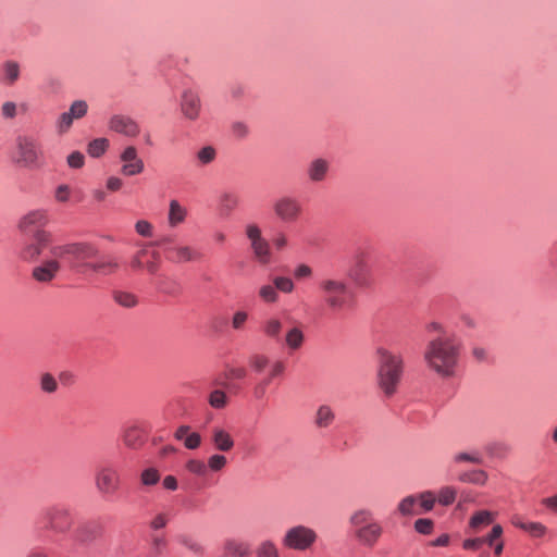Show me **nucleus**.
<instances>
[{"label": "nucleus", "mask_w": 557, "mask_h": 557, "mask_svg": "<svg viewBox=\"0 0 557 557\" xmlns=\"http://www.w3.org/2000/svg\"><path fill=\"white\" fill-rule=\"evenodd\" d=\"M462 344L456 336H436L428 342L423 361L441 379L456 377L460 370Z\"/></svg>", "instance_id": "1"}, {"label": "nucleus", "mask_w": 557, "mask_h": 557, "mask_svg": "<svg viewBox=\"0 0 557 557\" xmlns=\"http://www.w3.org/2000/svg\"><path fill=\"white\" fill-rule=\"evenodd\" d=\"M49 223L48 211L45 209L32 210L22 216L18 223L24 234H33V240L25 244L20 250V258L26 262H35L52 243V235L45 230Z\"/></svg>", "instance_id": "2"}, {"label": "nucleus", "mask_w": 557, "mask_h": 557, "mask_svg": "<svg viewBox=\"0 0 557 557\" xmlns=\"http://www.w3.org/2000/svg\"><path fill=\"white\" fill-rule=\"evenodd\" d=\"M317 292L325 308L332 312L348 309L352 301L349 284L339 276L321 277L317 283Z\"/></svg>", "instance_id": "3"}, {"label": "nucleus", "mask_w": 557, "mask_h": 557, "mask_svg": "<svg viewBox=\"0 0 557 557\" xmlns=\"http://www.w3.org/2000/svg\"><path fill=\"white\" fill-rule=\"evenodd\" d=\"M377 355V383L385 396L396 393L404 372L403 356L386 348H379Z\"/></svg>", "instance_id": "4"}, {"label": "nucleus", "mask_w": 557, "mask_h": 557, "mask_svg": "<svg viewBox=\"0 0 557 557\" xmlns=\"http://www.w3.org/2000/svg\"><path fill=\"white\" fill-rule=\"evenodd\" d=\"M349 523L354 539L362 547H375L383 536L382 523L374 517V512L368 508L355 510L349 517Z\"/></svg>", "instance_id": "5"}, {"label": "nucleus", "mask_w": 557, "mask_h": 557, "mask_svg": "<svg viewBox=\"0 0 557 557\" xmlns=\"http://www.w3.org/2000/svg\"><path fill=\"white\" fill-rule=\"evenodd\" d=\"M248 364L250 370L256 374H261L268 370V373L255 387V395L257 398L263 397L267 387L274 380L283 376L286 370V364L284 361L278 359L272 360L267 354L263 352L251 354L248 358Z\"/></svg>", "instance_id": "6"}, {"label": "nucleus", "mask_w": 557, "mask_h": 557, "mask_svg": "<svg viewBox=\"0 0 557 557\" xmlns=\"http://www.w3.org/2000/svg\"><path fill=\"white\" fill-rule=\"evenodd\" d=\"M38 524L41 531L51 535H64L72 530L74 518L69 507L53 505L41 512Z\"/></svg>", "instance_id": "7"}, {"label": "nucleus", "mask_w": 557, "mask_h": 557, "mask_svg": "<svg viewBox=\"0 0 557 557\" xmlns=\"http://www.w3.org/2000/svg\"><path fill=\"white\" fill-rule=\"evenodd\" d=\"M13 161L23 168H39L44 163V152L39 143L32 136H18Z\"/></svg>", "instance_id": "8"}, {"label": "nucleus", "mask_w": 557, "mask_h": 557, "mask_svg": "<svg viewBox=\"0 0 557 557\" xmlns=\"http://www.w3.org/2000/svg\"><path fill=\"white\" fill-rule=\"evenodd\" d=\"M317 541V531L305 524L290 527L282 537V544L285 548L297 552L311 549Z\"/></svg>", "instance_id": "9"}, {"label": "nucleus", "mask_w": 557, "mask_h": 557, "mask_svg": "<svg viewBox=\"0 0 557 557\" xmlns=\"http://www.w3.org/2000/svg\"><path fill=\"white\" fill-rule=\"evenodd\" d=\"M272 210L275 218L282 223H295L302 215L301 202L293 196L285 195L274 200Z\"/></svg>", "instance_id": "10"}, {"label": "nucleus", "mask_w": 557, "mask_h": 557, "mask_svg": "<svg viewBox=\"0 0 557 557\" xmlns=\"http://www.w3.org/2000/svg\"><path fill=\"white\" fill-rule=\"evenodd\" d=\"M95 485L102 496H113L121 487L119 471L112 466L100 467L95 473Z\"/></svg>", "instance_id": "11"}, {"label": "nucleus", "mask_w": 557, "mask_h": 557, "mask_svg": "<svg viewBox=\"0 0 557 557\" xmlns=\"http://www.w3.org/2000/svg\"><path fill=\"white\" fill-rule=\"evenodd\" d=\"M160 264V252L152 248V244H145L131 260L132 269L146 270L151 275L158 273Z\"/></svg>", "instance_id": "12"}, {"label": "nucleus", "mask_w": 557, "mask_h": 557, "mask_svg": "<svg viewBox=\"0 0 557 557\" xmlns=\"http://www.w3.org/2000/svg\"><path fill=\"white\" fill-rule=\"evenodd\" d=\"M168 238H162L158 245L164 246L165 258L173 263H184L201 258V253L188 245H171Z\"/></svg>", "instance_id": "13"}, {"label": "nucleus", "mask_w": 557, "mask_h": 557, "mask_svg": "<svg viewBox=\"0 0 557 557\" xmlns=\"http://www.w3.org/2000/svg\"><path fill=\"white\" fill-rule=\"evenodd\" d=\"M348 276L358 287H369L373 283L372 269L363 252L355 256Z\"/></svg>", "instance_id": "14"}, {"label": "nucleus", "mask_w": 557, "mask_h": 557, "mask_svg": "<svg viewBox=\"0 0 557 557\" xmlns=\"http://www.w3.org/2000/svg\"><path fill=\"white\" fill-rule=\"evenodd\" d=\"M148 432L149 429L145 422H132L124 426L122 431V441L126 447L137 449L145 444Z\"/></svg>", "instance_id": "15"}, {"label": "nucleus", "mask_w": 557, "mask_h": 557, "mask_svg": "<svg viewBox=\"0 0 557 557\" xmlns=\"http://www.w3.org/2000/svg\"><path fill=\"white\" fill-rule=\"evenodd\" d=\"M120 160L123 163L121 173L125 176L138 175L145 169L144 161L138 157L137 149L134 146L126 147L122 151Z\"/></svg>", "instance_id": "16"}, {"label": "nucleus", "mask_w": 557, "mask_h": 557, "mask_svg": "<svg viewBox=\"0 0 557 557\" xmlns=\"http://www.w3.org/2000/svg\"><path fill=\"white\" fill-rule=\"evenodd\" d=\"M60 270L61 263L54 257H51L33 269L32 277L39 283H50L57 277Z\"/></svg>", "instance_id": "17"}, {"label": "nucleus", "mask_w": 557, "mask_h": 557, "mask_svg": "<svg viewBox=\"0 0 557 557\" xmlns=\"http://www.w3.org/2000/svg\"><path fill=\"white\" fill-rule=\"evenodd\" d=\"M181 111L183 115L190 121H196L200 116L201 101L196 91L190 89L183 91L181 97Z\"/></svg>", "instance_id": "18"}, {"label": "nucleus", "mask_w": 557, "mask_h": 557, "mask_svg": "<svg viewBox=\"0 0 557 557\" xmlns=\"http://www.w3.org/2000/svg\"><path fill=\"white\" fill-rule=\"evenodd\" d=\"M510 522L515 528L522 530L530 537L536 539V540L545 537L549 531L548 528L544 523L539 522V521L523 520L522 517L519 515H513L510 518Z\"/></svg>", "instance_id": "19"}, {"label": "nucleus", "mask_w": 557, "mask_h": 557, "mask_svg": "<svg viewBox=\"0 0 557 557\" xmlns=\"http://www.w3.org/2000/svg\"><path fill=\"white\" fill-rule=\"evenodd\" d=\"M210 442L218 451L227 453L235 446V441L230 431L224 426L214 425L210 431Z\"/></svg>", "instance_id": "20"}, {"label": "nucleus", "mask_w": 557, "mask_h": 557, "mask_svg": "<svg viewBox=\"0 0 557 557\" xmlns=\"http://www.w3.org/2000/svg\"><path fill=\"white\" fill-rule=\"evenodd\" d=\"M109 127L110 129L128 137H136L140 132L139 125L135 120L121 114L113 115L110 119Z\"/></svg>", "instance_id": "21"}, {"label": "nucleus", "mask_w": 557, "mask_h": 557, "mask_svg": "<svg viewBox=\"0 0 557 557\" xmlns=\"http://www.w3.org/2000/svg\"><path fill=\"white\" fill-rule=\"evenodd\" d=\"M47 249L49 250L50 256L54 257L60 263H69L72 268L78 265L73 243L62 245H52L51 243Z\"/></svg>", "instance_id": "22"}, {"label": "nucleus", "mask_w": 557, "mask_h": 557, "mask_svg": "<svg viewBox=\"0 0 557 557\" xmlns=\"http://www.w3.org/2000/svg\"><path fill=\"white\" fill-rule=\"evenodd\" d=\"M497 513L490 510H478L473 512L468 522V532L478 533L491 525L496 519Z\"/></svg>", "instance_id": "23"}, {"label": "nucleus", "mask_w": 557, "mask_h": 557, "mask_svg": "<svg viewBox=\"0 0 557 557\" xmlns=\"http://www.w3.org/2000/svg\"><path fill=\"white\" fill-rule=\"evenodd\" d=\"M223 553L227 557H248L251 554V547L246 541L230 537L223 543Z\"/></svg>", "instance_id": "24"}, {"label": "nucleus", "mask_w": 557, "mask_h": 557, "mask_svg": "<svg viewBox=\"0 0 557 557\" xmlns=\"http://www.w3.org/2000/svg\"><path fill=\"white\" fill-rule=\"evenodd\" d=\"M330 162L326 159L317 158L309 162L306 173L310 182H323L329 174Z\"/></svg>", "instance_id": "25"}, {"label": "nucleus", "mask_w": 557, "mask_h": 557, "mask_svg": "<svg viewBox=\"0 0 557 557\" xmlns=\"http://www.w3.org/2000/svg\"><path fill=\"white\" fill-rule=\"evenodd\" d=\"M336 419L334 409L326 404L320 405L313 414V424L318 430L331 428Z\"/></svg>", "instance_id": "26"}, {"label": "nucleus", "mask_w": 557, "mask_h": 557, "mask_svg": "<svg viewBox=\"0 0 557 557\" xmlns=\"http://www.w3.org/2000/svg\"><path fill=\"white\" fill-rule=\"evenodd\" d=\"M187 218V209L176 199H172L169 203L168 223L171 227H177L184 223Z\"/></svg>", "instance_id": "27"}, {"label": "nucleus", "mask_w": 557, "mask_h": 557, "mask_svg": "<svg viewBox=\"0 0 557 557\" xmlns=\"http://www.w3.org/2000/svg\"><path fill=\"white\" fill-rule=\"evenodd\" d=\"M305 343V333L300 326L290 327L284 337V344L289 351L299 350Z\"/></svg>", "instance_id": "28"}, {"label": "nucleus", "mask_w": 557, "mask_h": 557, "mask_svg": "<svg viewBox=\"0 0 557 557\" xmlns=\"http://www.w3.org/2000/svg\"><path fill=\"white\" fill-rule=\"evenodd\" d=\"M152 284L159 292L169 295H174L180 290L177 282L166 274H156Z\"/></svg>", "instance_id": "29"}, {"label": "nucleus", "mask_w": 557, "mask_h": 557, "mask_svg": "<svg viewBox=\"0 0 557 557\" xmlns=\"http://www.w3.org/2000/svg\"><path fill=\"white\" fill-rule=\"evenodd\" d=\"M87 268L96 273L110 275L117 271L119 262L114 258L104 257L96 262L87 263Z\"/></svg>", "instance_id": "30"}, {"label": "nucleus", "mask_w": 557, "mask_h": 557, "mask_svg": "<svg viewBox=\"0 0 557 557\" xmlns=\"http://www.w3.org/2000/svg\"><path fill=\"white\" fill-rule=\"evenodd\" d=\"M283 330V322L278 317H269L261 324L262 334L271 339H278Z\"/></svg>", "instance_id": "31"}, {"label": "nucleus", "mask_w": 557, "mask_h": 557, "mask_svg": "<svg viewBox=\"0 0 557 557\" xmlns=\"http://www.w3.org/2000/svg\"><path fill=\"white\" fill-rule=\"evenodd\" d=\"M74 249L76 253L77 264H84L87 267V263H90L89 260L96 258L98 250L95 246L86 243H73Z\"/></svg>", "instance_id": "32"}, {"label": "nucleus", "mask_w": 557, "mask_h": 557, "mask_svg": "<svg viewBox=\"0 0 557 557\" xmlns=\"http://www.w3.org/2000/svg\"><path fill=\"white\" fill-rule=\"evenodd\" d=\"M20 77V65L15 61H5L2 64L0 81L7 85H13Z\"/></svg>", "instance_id": "33"}, {"label": "nucleus", "mask_w": 557, "mask_h": 557, "mask_svg": "<svg viewBox=\"0 0 557 557\" xmlns=\"http://www.w3.org/2000/svg\"><path fill=\"white\" fill-rule=\"evenodd\" d=\"M250 247L252 249V252L256 257V259L262 263L267 264L271 260V252H270V245L265 238H262L260 240H257L252 244H250Z\"/></svg>", "instance_id": "34"}, {"label": "nucleus", "mask_w": 557, "mask_h": 557, "mask_svg": "<svg viewBox=\"0 0 557 557\" xmlns=\"http://www.w3.org/2000/svg\"><path fill=\"white\" fill-rule=\"evenodd\" d=\"M488 475L484 470L475 469L471 471H466L459 474L458 480L463 483H471L475 485H485L487 482Z\"/></svg>", "instance_id": "35"}, {"label": "nucleus", "mask_w": 557, "mask_h": 557, "mask_svg": "<svg viewBox=\"0 0 557 557\" xmlns=\"http://www.w3.org/2000/svg\"><path fill=\"white\" fill-rule=\"evenodd\" d=\"M239 205V196L235 191H223L219 196L221 211L230 213Z\"/></svg>", "instance_id": "36"}, {"label": "nucleus", "mask_w": 557, "mask_h": 557, "mask_svg": "<svg viewBox=\"0 0 557 557\" xmlns=\"http://www.w3.org/2000/svg\"><path fill=\"white\" fill-rule=\"evenodd\" d=\"M453 461L455 463H473V465H482L483 463V456L478 450L472 451H462L457 453L453 457Z\"/></svg>", "instance_id": "37"}, {"label": "nucleus", "mask_w": 557, "mask_h": 557, "mask_svg": "<svg viewBox=\"0 0 557 557\" xmlns=\"http://www.w3.org/2000/svg\"><path fill=\"white\" fill-rule=\"evenodd\" d=\"M109 148V140L107 138H96L88 144L87 152L92 158H99Z\"/></svg>", "instance_id": "38"}, {"label": "nucleus", "mask_w": 557, "mask_h": 557, "mask_svg": "<svg viewBox=\"0 0 557 557\" xmlns=\"http://www.w3.org/2000/svg\"><path fill=\"white\" fill-rule=\"evenodd\" d=\"M417 504L418 498L414 495L407 496L399 503L398 511L403 516L419 515L421 511L416 509Z\"/></svg>", "instance_id": "39"}, {"label": "nucleus", "mask_w": 557, "mask_h": 557, "mask_svg": "<svg viewBox=\"0 0 557 557\" xmlns=\"http://www.w3.org/2000/svg\"><path fill=\"white\" fill-rule=\"evenodd\" d=\"M113 299L124 308H133L138 304L137 297L129 292L116 290L113 293Z\"/></svg>", "instance_id": "40"}, {"label": "nucleus", "mask_w": 557, "mask_h": 557, "mask_svg": "<svg viewBox=\"0 0 557 557\" xmlns=\"http://www.w3.org/2000/svg\"><path fill=\"white\" fill-rule=\"evenodd\" d=\"M457 490L454 486H443L436 496V502L443 506H449L456 500Z\"/></svg>", "instance_id": "41"}, {"label": "nucleus", "mask_w": 557, "mask_h": 557, "mask_svg": "<svg viewBox=\"0 0 557 557\" xmlns=\"http://www.w3.org/2000/svg\"><path fill=\"white\" fill-rule=\"evenodd\" d=\"M227 458L222 454H212L208 457L207 467L208 471L220 472L227 466Z\"/></svg>", "instance_id": "42"}, {"label": "nucleus", "mask_w": 557, "mask_h": 557, "mask_svg": "<svg viewBox=\"0 0 557 557\" xmlns=\"http://www.w3.org/2000/svg\"><path fill=\"white\" fill-rule=\"evenodd\" d=\"M208 403L214 409H223L227 405V395L222 389H214L209 394Z\"/></svg>", "instance_id": "43"}, {"label": "nucleus", "mask_w": 557, "mask_h": 557, "mask_svg": "<svg viewBox=\"0 0 557 557\" xmlns=\"http://www.w3.org/2000/svg\"><path fill=\"white\" fill-rule=\"evenodd\" d=\"M416 497L418 498V503L422 509V512H429L434 508L436 503V496L433 492L425 491L420 493Z\"/></svg>", "instance_id": "44"}, {"label": "nucleus", "mask_w": 557, "mask_h": 557, "mask_svg": "<svg viewBox=\"0 0 557 557\" xmlns=\"http://www.w3.org/2000/svg\"><path fill=\"white\" fill-rule=\"evenodd\" d=\"M196 157L200 165H208L215 160L216 150L212 146H205L198 150Z\"/></svg>", "instance_id": "45"}, {"label": "nucleus", "mask_w": 557, "mask_h": 557, "mask_svg": "<svg viewBox=\"0 0 557 557\" xmlns=\"http://www.w3.org/2000/svg\"><path fill=\"white\" fill-rule=\"evenodd\" d=\"M257 557H281L272 541H263L257 548Z\"/></svg>", "instance_id": "46"}, {"label": "nucleus", "mask_w": 557, "mask_h": 557, "mask_svg": "<svg viewBox=\"0 0 557 557\" xmlns=\"http://www.w3.org/2000/svg\"><path fill=\"white\" fill-rule=\"evenodd\" d=\"M259 296L264 302L268 304H274L278 300V293L274 284L262 285L259 289Z\"/></svg>", "instance_id": "47"}, {"label": "nucleus", "mask_w": 557, "mask_h": 557, "mask_svg": "<svg viewBox=\"0 0 557 557\" xmlns=\"http://www.w3.org/2000/svg\"><path fill=\"white\" fill-rule=\"evenodd\" d=\"M160 478V472L156 468H147L140 473V482L145 486L156 485Z\"/></svg>", "instance_id": "48"}, {"label": "nucleus", "mask_w": 557, "mask_h": 557, "mask_svg": "<svg viewBox=\"0 0 557 557\" xmlns=\"http://www.w3.org/2000/svg\"><path fill=\"white\" fill-rule=\"evenodd\" d=\"M186 469L198 476H205L208 473L207 463L200 459H190L186 462Z\"/></svg>", "instance_id": "49"}, {"label": "nucleus", "mask_w": 557, "mask_h": 557, "mask_svg": "<svg viewBox=\"0 0 557 557\" xmlns=\"http://www.w3.org/2000/svg\"><path fill=\"white\" fill-rule=\"evenodd\" d=\"M273 284L275 285L276 290L285 294H290L295 289L293 280L287 276H275L273 278Z\"/></svg>", "instance_id": "50"}, {"label": "nucleus", "mask_w": 557, "mask_h": 557, "mask_svg": "<svg viewBox=\"0 0 557 557\" xmlns=\"http://www.w3.org/2000/svg\"><path fill=\"white\" fill-rule=\"evenodd\" d=\"M503 533V527L500 524H494L487 535L480 537L483 541V544L491 546L496 544L499 540H502Z\"/></svg>", "instance_id": "51"}, {"label": "nucleus", "mask_w": 557, "mask_h": 557, "mask_svg": "<svg viewBox=\"0 0 557 557\" xmlns=\"http://www.w3.org/2000/svg\"><path fill=\"white\" fill-rule=\"evenodd\" d=\"M248 375V371L245 367H227L224 372L226 380H245Z\"/></svg>", "instance_id": "52"}, {"label": "nucleus", "mask_w": 557, "mask_h": 557, "mask_svg": "<svg viewBox=\"0 0 557 557\" xmlns=\"http://www.w3.org/2000/svg\"><path fill=\"white\" fill-rule=\"evenodd\" d=\"M40 388L45 393H54L58 389V382L50 373H45L40 377Z\"/></svg>", "instance_id": "53"}, {"label": "nucleus", "mask_w": 557, "mask_h": 557, "mask_svg": "<svg viewBox=\"0 0 557 557\" xmlns=\"http://www.w3.org/2000/svg\"><path fill=\"white\" fill-rule=\"evenodd\" d=\"M87 110H88V104H87L86 101H84V100H76V101H74L71 104L69 113L74 119H82L83 116L86 115Z\"/></svg>", "instance_id": "54"}, {"label": "nucleus", "mask_w": 557, "mask_h": 557, "mask_svg": "<svg viewBox=\"0 0 557 557\" xmlns=\"http://www.w3.org/2000/svg\"><path fill=\"white\" fill-rule=\"evenodd\" d=\"M434 529L433 520L429 518H420L414 521V530L423 535H429Z\"/></svg>", "instance_id": "55"}, {"label": "nucleus", "mask_w": 557, "mask_h": 557, "mask_svg": "<svg viewBox=\"0 0 557 557\" xmlns=\"http://www.w3.org/2000/svg\"><path fill=\"white\" fill-rule=\"evenodd\" d=\"M75 119L69 113V111L62 113L57 122L58 133L64 134L66 133Z\"/></svg>", "instance_id": "56"}, {"label": "nucleus", "mask_w": 557, "mask_h": 557, "mask_svg": "<svg viewBox=\"0 0 557 557\" xmlns=\"http://www.w3.org/2000/svg\"><path fill=\"white\" fill-rule=\"evenodd\" d=\"M249 314L244 310L236 311L232 317V327L236 331H240L244 329L246 322L248 321Z\"/></svg>", "instance_id": "57"}, {"label": "nucleus", "mask_w": 557, "mask_h": 557, "mask_svg": "<svg viewBox=\"0 0 557 557\" xmlns=\"http://www.w3.org/2000/svg\"><path fill=\"white\" fill-rule=\"evenodd\" d=\"M245 234L249 239L250 244L264 238L262 236L261 228L256 223H249L245 227Z\"/></svg>", "instance_id": "58"}, {"label": "nucleus", "mask_w": 557, "mask_h": 557, "mask_svg": "<svg viewBox=\"0 0 557 557\" xmlns=\"http://www.w3.org/2000/svg\"><path fill=\"white\" fill-rule=\"evenodd\" d=\"M187 449H197L201 445V435L197 432H190L183 441Z\"/></svg>", "instance_id": "59"}, {"label": "nucleus", "mask_w": 557, "mask_h": 557, "mask_svg": "<svg viewBox=\"0 0 557 557\" xmlns=\"http://www.w3.org/2000/svg\"><path fill=\"white\" fill-rule=\"evenodd\" d=\"M272 245L277 251H282L288 246V237L283 232H277L272 238Z\"/></svg>", "instance_id": "60"}, {"label": "nucleus", "mask_w": 557, "mask_h": 557, "mask_svg": "<svg viewBox=\"0 0 557 557\" xmlns=\"http://www.w3.org/2000/svg\"><path fill=\"white\" fill-rule=\"evenodd\" d=\"M313 270L306 263H300L294 269V276L297 280L309 278L312 276Z\"/></svg>", "instance_id": "61"}, {"label": "nucleus", "mask_w": 557, "mask_h": 557, "mask_svg": "<svg viewBox=\"0 0 557 557\" xmlns=\"http://www.w3.org/2000/svg\"><path fill=\"white\" fill-rule=\"evenodd\" d=\"M85 157L79 151H73L67 157V164L72 169H81L84 165Z\"/></svg>", "instance_id": "62"}, {"label": "nucleus", "mask_w": 557, "mask_h": 557, "mask_svg": "<svg viewBox=\"0 0 557 557\" xmlns=\"http://www.w3.org/2000/svg\"><path fill=\"white\" fill-rule=\"evenodd\" d=\"M136 232L144 237L152 236V225L146 220H139L135 224Z\"/></svg>", "instance_id": "63"}, {"label": "nucleus", "mask_w": 557, "mask_h": 557, "mask_svg": "<svg viewBox=\"0 0 557 557\" xmlns=\"http://www.w3.org/2000/svg\"><path fill=\"white\" fill-rule=\"evenodd\" d=\"M1 113L4 119H14L17 113V107L13 101H7L1 107Z\"/></svg>", "instance_id": "64"}]
</instances>
